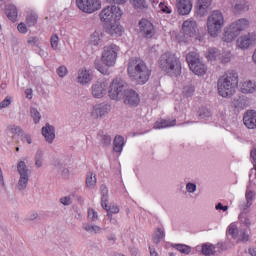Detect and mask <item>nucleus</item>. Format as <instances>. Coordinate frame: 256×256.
I'll return each mask as SVG.
<instances>
[{
	"label": "nucleus",
	"mask_w": 256,
	"mask_h": 256,
	"mask_svg": "<svg viewBox=\"0 0 256 256\" xmlns=\"http://www.w3.org/2000/svg\"><path fill=\"white\" fill-rule=\"evenodd\" d=\"M128 77L137 85H145L151 77V70L147 64L139 58H131L128 63Z\"/></svg>",
	"instance_id": "nucleus-1"
},
{
	"label": "nucleus",
	"mask_w": 256,
	"mask_h": 256,
	"mask_svg": "<svg viewBox=\"0 0 256 256\" xmlns=\"http://www.w3.org/2000/svg\"><path fill=\"white\" fill-rule=\"evenodd\" d=\"M217 85L220 97H233L239 85V75L234 71H228L218 79Z\"/></svg>",
	"instance_id": "nucleus-2"
},
{
	"label": "nucleus",
	"mask_w": 256,
	"mask_h": 256,
	"mask_svg": "<svg viewBox=\"0 0 256 256\" xmlns=\"http://www.w3.org/2000/svg\"><path fill=\"white\" fill-rule=\"evenodd\" d=\"M158 64L160 69L170 77H178V75H181V61L171 52L162 54L158 60Z\"/></svg>",
	"instance_id": "nucleus-3"
},
{
	"label": "nucleus",
	"mask_w": 256,
	"mask_h": 256,
	"mask_svg": "<svg viewBox=\"0 0 256 256\" xmlns=\"http://www.w3.org/2000/svg\"><path fill=\"white\" fill-rule=\"evenodd\" d=\"M225 27V16L223 12L214 10L207 18V29L211 37H217Z\"/></svg>",
	"instance_id": "nucleus-4"
},
{
	"label": "nucleus",
	"mask_w": 256,
	"mask_h": 256,
	"mask_svg": "<svg viewBox=\"0 0 256 256\" xmlns=\"http://www.w3.org/2000/svg\"><path fill=\"white\" fill-rule=\"evenodd\" d=\"M129 85L122 78H115L110 84L108 95L113 101H121L127 93Z\"/></svg>",
	"instance_id": "nucleus-5"
},
{
	"label": "nucleus",
	"mask_w": 256,
	"mask_h": 256,
	"mask_svg": "<svg viewBox=\"0 0 256 256\" xmlns=\"http://www.w3.org/2000/svg\"><path fill=\"white\" fill-rule=\"evenodd\" d=\"M119 53V46L115 44L106 45L103 48L101 61L105 67H114L117 63V55Z\"/></svg>",
	"instance_id": "nucleus-6"
},
{
	"label": "nucleus",
	"mask_w": 256,
	"mask_h": 256,
	"mask_svg": "<svg viewBox=\"0 0 256 256\" xmlns=\"http://www.w3.org/2000/svg\"><path fill=\"white\" fill-rule=\"evenodd\" d=\"M100 20L104 23H113L116 21H121V17H123V10L119 8V6H108L99 14Z\"/></svg>",
	"instance_id": "nucleus-7"
},
{
	"label": "nucleus",
	"mask_w": 256,
	"mask_h": 256,
	"mask_svg": "<svg viewBox=\"0 0 256 256\" xmlns=\"http://www.w3.org/2000/svg\"><path fill=\"white\" fill-rule=\"evenodd\" d=\"M17 171L20 175L16 188L18 191H25L29 185V168L25 161H19L17 164Z\"/></svg>",
	"instance_id": "nucleus-8"
},
{
	"label": "nucleus",
	"mask_w": 256,
	"mask_h": 256,
	"mask_svg": "<svg viewBox=\"0 0 256 256\" xmlns=\"http://www.w3.org/2000/svg\"><path fill=\"white\" fill-rule=\"evenodd\" d=\"M76 5L83 13H95L101 9L100 0H76Z\"/></svg>",
	"instance_id": "nucleus-9"
},
{
	"label": "nucleus",
	"mask_w": 256,
	"mask_h": 256,
	"mask_svg": "<svg viewBox=\"0 0 256 256\" xmlns=\"http://www.w3.org/2000/svg\"><path fill=\"white\" fill-rule=\"evenodd\" d=\"M139 32L145 39H151L155 35V26L148 19L142 18L139 23Z\"/></svg>",
	"instance_id": "nucleus-10"
},
{
	"label": "nucleus",
	"mask_w": 256,
	"mask_h": 256,
	"mask_svg": "<svg viewBox=\"0 0 256 256\" xmlns=\"http://www.w3.org/2000/svg\"><path fill=\"white\" fill-rule=\"evenodd\" d=\"M182 31L186 39H189V37H197V33H199L197 22L193 19L184 21L182 25Z\"/></svg>",
	"instance_id": "nucleus-11"
},
{
	"label": "nucleus",
	"mask_w": 256,
	"mask_h": 256,
	"mask_svg": "<svg viewBox=\"0 0 256 256\" xmlns=\"http://www.w3.org/2000/svg\"><path fill=\"white\" fill-rule=\"evenodd\" d=\"M109 87V83L107 81H98L92 85V95L95 99H101L107 95V89Z\"/></svg>",
	"instance_id": "nucleus-12"
},
{
	"label": "nucleus",
	"mask_w": 256,
	"mask_h": 256,
	"mask_svg": "<svg viewBox=\"0 0 256 256\" xmlns=\"http://www.w3.org/2000/svg\"><path fill=\"white\" fill-rule=\"evenodd\" d=\"M229 5L234 15H241L249 11V2L247 0H229Z\"/></svg>",
	"instance_id": "nucleus-13"
},
{
	"label": "nucleus",
	"mask_w": 256,
	"mask_h": 256,
	"mask_svg": "<svg viewBox=\"0 0 256 256\" xmlns=\"http://www.w3.org/2000/svg\"><path fill=\"white\" fill-rule=\"evenodd\" d=\"M124 104L129 105L130 107H137L141 100L139 99V94L133 89H129L124 93L122 97Z\"/></svg>",
	"instance_id": "nucleus-14"
},
{
	"label": "nucleus",
	"mask_w": 256,
	"mask_h": 256,
	"mask_svg": "<svg viewBox=\"0 0 256 256\" xmlns=\"http://www.w3.org/2000/svg\"><path fill=\"white\" fill-rule=\"evenodd\" d=\"M256 41V34L255 33H248L246 35L240 36L237 39V46L240 49H249L253 43Z\"/></svg>",
	"instance_id": "nucleus-15"
},
{
	"label": "nucleus",
	"mask_w": 256,
	"mask_h": 256,
	"mask_svg": "<svg viewBox=\"0 0 256 256\" xmlns=\"http://www.w3.org/2000/svg\"><path fill=\"white\" fill-rule=\"evenodd\" d=\"M93 81V71L87 70L86 68H81L78 70L77 83L80 85H88Z\"/></svg>",
	"instance_id": "nucleus-16"
},
{
	"label": "nucleus",
	"mask_w": 256,
	"mask_h": 256,
	"mask_svg": "<svg viewBox=\"0 0 256 256\" xmlns=\"http://www.w3.org/2000/svg\"><path fill=\"white\" fill-rule=\"evenodd\" d=\"M243 123L247 129H256V111H246L243 116Z\"/></svg>",
	"instance_id": "nucleus-17"
},
{
	"label": "nucleus",
	"mask_w": 256,
	"mask_h": 256,
	"mask_svg": "<svg viewBox=\"0 0 256 256\" xmlns=\"http://www.w3.org/2000/svg\"><path fill=\"white\" fill-rule=\"evenodd\" d=\"M179 15H189L191 9H193V4L191 0H179L176 4Z\"/></svg>",
	"instance_id": "nucleus-18"
},
{
	"label": "nucleus",
	"mask_w": 256,
	"mask_h": 256,
	"mask_svg": "<svg viewBox=\"0 0 256 256\" xmlns=\"http://www.w3.org/2000/svg\"><path fill=\"white\" fill-rule=\"evenodd\" d=\"M109 111H111V105L109 104H98L96 106H94V110L92 112V115H94V117H97L95 119H103L104 116H106Z\"/></svg>",
	"instance_id": "nucleus-19"
},
{
	"label": "nucleus",
	"mask_w": 256,
	"mask_h": 256,
	"mask_svg": "<svg viewBox=\"0 0 256 256\" xmlns=\"http://www.w3.org/2000/svg\"><path fill=\"white\" fill-rule=\"evenodd\" d=\"M42 135L47 143H53V141H55V126L47 123L42 127Z\"/></svg>",
	"instance_id": "nucleus-20"
},
{
	"label": "nucleus",
	"mask_w": 256,
	"mask_h": 256,
	"mask_svg": "<svg viewBox=\"0 0 256 256\" xmlns=\"http://www.w3.org/2000/svg\"><path fill=\"white\" fill-rule=\"evenodd\" d=\"M106 31L109 33V35H112V37H121L123 35V26L119 25L117 21L109 22Z\"/></svg>",
	"instance_id": "nucleus-21"
},
{
	"label": "nucleus",
	"mask_w": 256,
	"mask_h": 256,
	"mask_svg": "<svg viewBox=\"0 0 256 256\" xmlns=\"http://www.w3.org/2000/svg\"><path fill=\"white\" fill-rule=\"evenodd\" d=\"M249 25L251 23L246 18H241L230 24L232 26V29H235L237 34L241 33V31H245V29H249Z\"/></svg>",
	"instance_id": "nucleus-22"
},
{
	"label": "nucleus",
	"mask_w": 256,
	"mask_h": 256,
	"mask_svg": "<svg viewBox=\"0 0 256 256\" xmlns=\"http://www.w3.org/2000/svg\"><path fill=\"white\" fill-rule=\"evenodd\" d=\"M250 159L253 165V168L250 170V185H256V148H253L250 151Z\"/></svg>",
	"instance_id": "nucleus-23"
},
{
	"label": "nucleus",
	"mask_w": 256,
	"mask_h": 256,
	"mask_svg": "<svg viewBox=\"0 0 256 256\" xmlns=\"http://www.w3.org/2000/svg\"><path fill=\"white\" fill-rule=\"evenodd\" d=\"M209 7H211V0H198L197 14L200 15V17H205Z\"/></svg>",
	"instance_id": "nucleus-24"
},
{
	"label": "nucleus",
	"mask_w": 256,
	"mask_h": 256,
	"mask_svg": "<svg viewBox=\"0 0 256 256\" xmlns=\"http://www.w3.org/2000/svg\"><path fill=\"white\" fill-rule=\"evenodd\" d=\"M239 34L235 31V29L233 28L232 25H230L229 27H227L224 30V35L222 37V40L225 41V43H231V41H235V38L238 36Z\"/></svg>",
	"instance_id": "nucleus-25"
},
{
	"label": "nucleus",
	"mask_w": 256,
	"mask_h": 256,
	"mask_svg": "<svg viewBox=\"0 0 256 256\" xmlns=\"http://www.w3.org/2000/svg\"><path fill=\"white\" fill-rule=\"evenodd\" d=\"M232 104L235 107V109H239L240 111H243V109H247V107H249L247 97L245 96L234 97Z\"/></svg>",
	"instance_id": "nucleus-26"
},
{
	"label": "nucleus",
	"mask_w": 256,
	"mask_h": 256,
	"mask_svg": "<svg viewBox=\"0 0 256 256\" xmlns=\"http://www.w3.org/2000/svg\"><path fill=\"white\" fill-rule=\"evenodd\" d=\"M190 71L194 75H205V73H207V66L200 60L196 62V64H191Z\"/></svg>",
	"instance_id": "nucleus-27"
},
{
	"label": "nucleus",
	"mask_w": 256,
	"mask_h": 256,
	"mask_svg": "<svg viewBox=\"0 0 256 256\" xmlns=\"http://www.w3.org/2000/svg\"><path fill=\"white\" fill-rule=\"evenodd\" d=\"M82 229L86 231V233H90V235L103 233V228L97 225L89 224L88 222L82 223Z\"/></svg>",
	"instance_id": "nucleus-28"
},
{
	"label": "nucleus",
	"mask_w": 256,
	"mask_h": 256,
	"mask_svg": "<svg viewBox=\"0 0 256 256\" xmlns=\"http://www.w3.org/2000/svg\"><path fill=\"white\" fill-rule=\"evenodd\" d=\"M104 33L101 30H96L90 35V44L95 47L101 45L103 43Z\"/></svg>",
	"instance_id": "nucleus-29"
},
{
	"label": "nucleus",
	"mask_w": 256,
	"mask_h": 256,
	"mask_svg": "<svg viewBox=\"0 0 256 256\" xmlns=\"http://www.w3.org/2000/svg\"><path fill=\"white\" fill-rule=\"evenodd\" d=\"M123 147H125V138L121 135H117L113 141V151L115 153H121L123 151Z\"/></svg>",
	"instance_id": "nucleus-30"
},
{
	"label": "nucleus",
	"mask_w": 256,
	"mask_h": 256,
	"mask_svg": "<svg viewBox=\"0 0 256 256\" xmlns=\"http://www.w3.org/2000/svg\"><path fill=\"white\" fill-rule=\"evenodd\" d=\"M256 92V82L255 81H245L242 83L241 86V93L248 94V93H255Z\"/></svg>",
	"instance_id": "nucleus-31"
},
{
	"label": "nucleus",
	"mask_w": 256,
	"mask_h": 256,
	"mask_svg": "<svg viewBox=\"0 0 256 256\" xmlns=\"http://www.w3.org/2000/svg\"><path fill=\"white\" fill-rule=\"evenodd\" d=\"M6 15L10 21L15 23V21H17V15H18L17 7L13 4L7 5L6 6Z\"/></svg>",
	"instance_id": "nucleus-32"
},
{
	"label": "nucleus",
	"mask_w": 256,
	"mask_h": 256,
	"mask_svg": "<svg viewBox=\"0 0 256 256\" xmlns=\"http://www.w3.org/2000/svg\"><path fill=\"white\" fill-rule=\"evenodd\" d=\"M177 120H160L155 122L154 129H165L167 127H175Z\"/></svg>",
	"instance_id": "nucleus-33"
},
{
	"label": "nucleus",
	"mask_w": 256,
	"mask_h": 256,
	"mask_svg": "<svg viewBox=\"0 0 256 256\" xmlns=\"http://www.w3.org/2000/svg\"><path fill=\"white\" fill-rule=\"evenodd\" d=\"M101 191V205L104 209H107V203L109 202V190L105 184L100 186Z\"/></svg>",
	"instance_id": "nucleus-34"
},
{
	"label": "nucleus",
	"mask_w": 256,
	"mask_h": 256,
	"mask_svg": "<svg viewBox=\"0 0 256 256\" xmlns=\"http://www.w3.org/2000/svg\"><path fill=\"white\" fill-rule=\"evenodd\" d=\"M215 249H217L215 245L211 243H205V244H202L201 253L202 255H205V256L215 255V253H217Z\"/></svg>",
	"instance_id": "nucleus-35"
},
{
	"label": "nucleus",
	"mask_w": 256,
	"mask_h": 256,
	"mask_svg": "<svg viewBox=\"0 0 256 256\" xmlns=\"http://www.w3.org/2000/svg\"><path fill=\"white\" fill-rule=\"evenodd\" d=\"M163 239H165V231L161 228H157L152 237L153 243H155V245H159Z\"/></svg>",
	"instance_id": "nucleus-36"
},
{
	"label": "nucleus",
	"mask_w": 256,
	"mask_h": 256,
	"mask_svg": "<svg viewBox=\"0 0 256 256\" xmlns=\"http://www.w3.org/2000/svg\"><path fill=\"white\" fill-rule=\"evenodd\" d=\"M186 61L191 69V65L199 63V61H201V58H199V54L197 52H190L186 55Z\"/></svg>",
	"instance_id": "nucleus-37"
},
{
	"label": "nucleus",
	"mask_w": 256,
	"mask_h": 256,
	"mask_svg": "<svg viewBox=\"0 0 256 256\" xmlns=\"http://www.w3.org/2000/svg\"><path fill=\"white\" fill-rule=\"evenodd\" d=\"M252 186L256 187L255 184H251V178H249V185L247 186L245 201L251 204H253V200L255 199V191L249 190L252 188Z\"/></svg>",
	"instance_id": "nucleus-38"
},
{
	"label": "nucleus",
	"mask_w": 256,
	"mask_h": 256,
	"mask_svg": "<svg viewBox=\"0 0 256 256\" xmlns=\"http://www.w3.org/2000/svg\"><path fill=\"white\" fill-rule=\"evenodd\" d=\"M95 185H97V177L93 172H89L86 176V187L88 189H95Z\"/></svg>",
	"instance_id": "nucleus-39"
},
{
	"label": "nucleus",
	"mask_w": 256,
	"mask_h": 256,
	"mask_svg": "<svg viewBox=\"0 0 256 256\" xmlns=\"http://www.w3.org/2000/svg\"><path fill=\"white\" fill-rule=\"evenodd\" d=\"M130 3H132L135 9H139L140 11L149 9V4H147V0H130Z\"/></svg>",
	"instance_id": "nucleus-40"
},
{
	"label": "nucleus",
	"mask_w": 256,
	"mask_h": 256,
	"mask_svg": "<svg viewBox=\"0 0 256 256\" xmlns=\"http://www.w3.org/2000/svg\"><path fill=\"white\" fill-rule=\"evenodd\" d=\"M172 247L183 255H189V253H191V246H188L186 244H172Z\"/></svg>",
	"instance_id": "nucleus-41"
},
{
	"label": "nucleus",
	"mask_w": 256,
	"mask_h": 256,
	"mask_svg": "<svg viewBox=\"0 0 256 256\" xmlns=\"http://www.w3.org/2000/svg\"><path fill=\"white\" fill-rule=\"evenodd\" d=\"M43 155H44L43 150L38 149L36 151L34 161H35V167H37V169H40V167H43Z\"/></svg>",
	"instance_id": "nucleus-42"
},
{
	"label": "nucleus",
	"mask_w": 256,
	"mask_h": 256,
	"mask_svg": "<svg viewBox=\"0 0 256 256\" xmlns=\"http://www.w3.org/2000/svg\"><path fill=\"white\" fill-rule=\"evenodd\" d=\"M219 57H221V53L219 52L218 49L216 48H211L208 51V55H207V59L209 61H217L219 59Z\"/></svg>",
	"instance_id": "nucleus-43"
},
{
	"label": "nucleus",
	"mask_w": 256,
	"mask_h": 256,
	"mask_svg": "<svg viewBox=\"0 0 256 256\" xmlns=\"http://www.w3.org/2000/svg\"><path fill=\"white\" fill-rule=\"evenodd\" d=\"M30 115L35 123V125H37V123H39L41 121V113L39 112V110H37V108H30Z\"/></svg>",
	"instance_id": "nucleus-44"
},
{
	"label": "nucleus",
	"mask_w": 256,
	"mask_h": 256,
	"mask_svg": "<svg viewBox=\"0 0 256 256\" xmlns=\"http://www.w3.org/2000/svg\"><path fill=\"white\" fill-rule=\"evenodd\" d=\"M238 219L242 225H245L246 227H251V220L249 219V215L245 213H240Z\"/></svg>",
	"instance_id": "nucleus-45"
},
{
	"label": "nucleus",
	"mask_w": 256,
	"mask_h": 256,
	"mask_svg": "<svg viewBox=\"0 0 256 256\" xmlns=\"http://www.w3.org/2000/svg\"><path fill=\"white\" fill-rule=\"evenodd\" d=\"M228 235H231L233 239H237V236L239 235V230L237 229V225L230 224L227 229Z\"/></svg>",
	"instance_id": "nucleus-46"
},
{
	"label": "nucleus",
	"mask_w": 256,
	"mask_h": 256,
	"mask_svg": "<svg viewBox=\"0 0 256 256\" xmlns=\"http://www.w3.org/2000/svg\"><path fill=\"white\" fill-rule=\"evenodd\" d=\"M26 23L28 27H35L37 24V15L36 14H28L26 17Z\"/></svg>",
	"instance_id": "nucleus-47"
},
{
	"label": "nucleus",
	"mask_w": 256,
	"mask_h": 256,
	"mask_svg": "<svg viewBox=\"0 0 256 256\" xmlns=\"http://www.w3.org/2000/svg\"><path fill=\"white\" fill-rule=\"evenodd\" d=\"M159 9L162 13H165L166 15H171L173 13V9L171 6L167 5L165 2H161L159 4Z\"/></svg>",
	"instance_id": "nucleus-48"
},
{
	"label": "nucleus",
	"mask_w": 256,
	"mask_h": 256,
	"mask_svg": "<svg viewBox=\"0 0 256 256\" xmlns=\"http://www.w3.org/2000/svg\"><path fill=\"white\" fill-rule=\"evenodd\" d=\"M211 117V110L208 108L202 107L199 110V118L200 119H209Z\"/></svg>",
	"instance_id": "nucleus-49"
},
{
	"label": "nucleus",
	"mask_w": 256,
	"mask_h": 256,
	"mask_svg": "<svg viewBox=\"0 0 256 256\" xmlns=\"http://www.w3.org/2000/svg\"><path fill=\"white\" fill-rule=\"evenodd\" d=\"M251 202L244 201L239 205L240 213L248 214L251 208Z\"/></svg>",
	"instance_id": "nucleus-50"
},
{
	"label": "nucleus",
	"mask_w": 256,
	"mask_h": 256,
	"mask_svg": "<svg viewBox=\"0 0 256 256\" xmlns=\"http://www.w3.org/2000/svg\"><path fill=\"white\" fill-rule=\"evenodd\" d=\"M100 141L102 143V145H104V147H109V145H111V136L107 135V134H100Z\"/></svg>",
	"instance_id": "nucleus-51"
},
{
	"label": "nucleus",
	"mask_w": 256,
	"mask_h": 256,
	"mask_svg": "<svg viewBox=\"0 0 256 256\" xmlns=\"http://www.w3.org/2000/svg\"><path fill=\"white\" fill-rule=\"evenodd\" d=\"M95 68L97 69V71H99V73H102V75H107V67H105L101 61L96 60L95 61Z\"/></svg>",
	"instance_id": "nucleus-52"
},
{
	"label": "nucleus",
	"mask_w": 256,
	"mask_h": 256,
	"mask_svg": "<svg viewBox=\"0 0 256 256\" xmlns=\"http://www.w3.org/2000/svg\"><path fill=\"white\" fill-rule=\"evenodd\" d=\"M50 44L52 49L56 50L59 47V36L57 34H53L50 38Z\"/></svg>",
	"instance_id": "nucleus-53"
},
{
	"label": "nucleus",
	"mask_w": 256,
	"mask_h": 256,
	"mask_svg": "<svg viewBox=\"0 0 256 256\" xmlns=\"http://www.w3.org/2000/svg\"><path fill=\"white\" fill-rule=\"evenodd\" d=\"M88 219H90V221H93V222L99 219V215L97 214V211H95V209L93 208L88 209Z\"/></svg>",
	"instance_id": "nucleus-54"
},
{
	"label": "nucleus",
	"mask_w": 256,
	"mask_h": 256,
	"mask_svg": "<svg viewBox=\"0 0 256 256\" xmlns=\"http://www.w3.org/2000/svg\"><path fill=\"white\" fill-rule=\"evenodd\" d=\"M28 45H30L31 47H37V45H39V37L37 36H30L27 40Z\"/></svg>",
	"instance_id": "nucleus-55"
},
{
	"label": "nucleus",
	"mask_w": 256,
	"mask_h": 256,
	"mask_svg": "<svg viewBox=\"0 0 256 256\" xmlns=\"http://www.w3.org/2000/svg\"><path fill=\"white\" fill-rule=\"evenodd\" d=\"M218 61H221V63H229V61H231V53L220 54Z\"/></svg>",
	"instance_id": "nucleus-56"
},
{
	"label": "nucleus",
	"mask_w": 256,
	"mask_h": 256,
	"mask_svg": "<svg viewBox=\"0 0 256 256\" xmlns=\"http://www.w3.org/2000/svg\"><path fill=\"white\" fill-rule=\"evenodd\" d=\"M183 93L186 97H192L193 93H195V88H193V86H185Z\"/></svg>",
	"instance_id": "nucleus-57"
},
{
	"label": "nucleus",
	"mask_w": 256,
	"mask_h": 256,
	"mask_svg": "<svg viewBox=\"0 0 256 256\" xmlns=\"http://www.w3.org/2000/svg\"><path fill=\"white\" fill-rule=\"evenodd\" d=\"M10 130L12 131V133L14 135H21V136L24 135V132L20 126L12 125V126H10Z\"/></svg>",
	"instance_id": "nucleus-58"
},
{
	"label": "nucleus",
	"mask_w": 256,
	"mask_h": 256,
	"mask_svg": "<svg viewBox=\"0 0 256 256\" xmlns=\"http://www.w3.org/2000/svg\"><path fill=\"white\" fill-rule=\"evenodd\" d=\"M186 191L188 193H195V191H197V184H195L193 182H188L186 184Z\"/></svg>",
	"instance_id": "nucleus-59"
},
{
	"label": "nucleus",
	"mask_w": 256,
	"mask_h": 256,
	"mask_svg": "<svg viewBox=\"0 0 256 256\" xmlns=\"http://www.w3.org/2000/svg\"><path fill=\"white\" fill-rule=\"evenodd\" d=\"M105 211H107L108 216L117 214V213H119V206H115V205L110 206V207L107 206V209H105Z\"/></svg>",
	"instance_id": "nucleus-60"
},
{
	"label": "nucleus",
	"mask_w": 256,
	"mask_h": 256,
	"mask_svg": "<svg viewBox=\"0 0 256 256\" xmlns=\"http://www.w3.org/2000/svg\"><path fill=\"white\" fill-rule=\"evenodd\" d=\"M68 73V70H67V67L65 66H60L58 69H57V75L58 77H65Z\"/></svg>",
	"instance_id": "nucleus-61"
},
{
	"label": "nucleus",
	"mask_w": 256,
	"mask_h": 256,
	"mask_svg": "<svg viewBox=\"0 0 256 256\" xmlns=\"http://www.w3.org/2000/svg\"><path fill=\"white\" fill-rule=\"evenodd\" d=\"M240 241H242V243H247V241H249V234L247 233V230H242L240 232Z\"/></svg>",
	"instance_id": "nucleus-62"
},
{
	"label": "nucleus",
	"mask_w": 256,
	"mask_h": 256,
	"mask_svg": "<svg viewBox=\"0 0 256 256\" xmlns=\"http://www.w3.org/2000/svg\"><path fill=\"white\" fill-rule=\"evenodd\" d=\"M60 203L65 206L71 205V197L65 196V197L60 198Z\"/></svg>",
	"instance_id": "nucleus-63"
},
{
	"label": "nucleus",
	"mask_w": 256,
	"mask_h": 256,
	"mask_svg": "<svg viewBox=\"0 0 256 256\" xmlns=\"http://www.w3.org/2000/svg\"><path fill=\"white\" fill-rule=\"evenodd\" d=\"M18 31L19 33H23V34L27 33V25H25V23H20L18 25Z\"/></svg>",
	"instance_id": "nucleus-64"
}]
</instances>
